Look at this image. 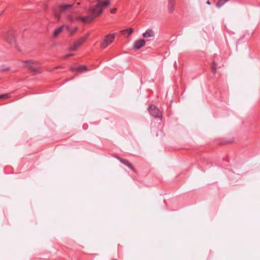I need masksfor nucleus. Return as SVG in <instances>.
Masks as SVG:
<instances>
[{"label": "nucleus", "instance_id": "nucleus-1", "mask_svg": "<svg viewBox=\"0 0 260 260\" xmlns=\"http://www.w3.org/2000/svg\"><path fill=\"white\" fill-rule=\"evenodd\" d=\"M110 2L108 0H99L95 6L89 8L88 16L80 17L79 19L83 22H90L102 13L103 7L108 6Z\"/></svg>", "mask_w": 260, "mask_h": 260}, {"label": "nucleus", "instance_id": "nucleus-2", "mask_svg": "<svg viewBox=\"0 0 260 260\" xmlns=\"http://www.w3.org/2000/svg\"><path fill=\"white\" fill-rule=\"evenodd\" d=\"M23 63L24 66L28 68L34 73H38L40 68L39 64L32 60L23 61Z\"/></svg>", "mask_w": 260, "mask_h": 260}, {"label": "nucleus", "instance_id": "nucleus-3", "mask_svg": "<svg viewBox=\"0 0 260 260\" xmlns=\"http://www.w3.org/2000/svg\"><path fill=\"white\" fill-rule=\"evenodd\" d=\"M115 39V35L109 34L101 42V46L103 48H106Z\"/></svg>", "mask_w": 260, "mask_h": 260}, {"label": "nucleus", "instance_id": "nucleus-4", "mask_svg": "<svg viewBox=\"0 0 260 260\" xmlns=\"http://www.w3.org/2000/svg\"><path fill=\"white\" fill-rule=\"evenodd\" d=\"M149 113L154 117L160 118L161 117V112L159 109L156 106L151 105L148 108Z\"/></svg>", "mask_w": 260, "mask_h": 260}, {"label": "nucleus", "instance_id": "nucleus-5", "mask_svg": "<svg viewBox=\"0 0 260 260\" xmlns=\"http://www.w3.org/2000/svg\"><path fill=\"white\" fill-rule=\"evenodd\" d=\"M86 39V37H82L79 39L78 41L72 44L70 48V50L72 51L76 50L85 41Z\"/></svg>", "mask_w": 260, "mask_h": 260}, {"label": "nucleus", "instance_id": "nucleus-6", "mask_svg": "<svg viewBox=\"0 0 260 260\" xmlns=\"http://www.w3.org/2000/svg\"><path fill=\"white\" fill-rule=\"evenodd\" d=\"M142 36L145 38H150V40H153L154 38L155 32L153 29L148 28L143 34Z\"/></svg>", "mask_w": 260, "mask_h": 260}, {"label": "nucleus", "instance_id": "nucleus-7", "mask_svg": "<svg viewBox=\"0 0 260 260\" xmlns=\"http://www.w3.org/2000/svg\"><path fill=\"white\" fill-rule=\"evenodd\" d=\"M145 45V41L143 39L137 40L134 42V48L136 49H139Z\"/></svg>", "mask_w": 260, "mask_h": 260}, {"label": "nucleus", "instance_id": "nucleus-8", "mask_svg": "<svg viewBox=\"0 0 260 260\" xmlns=\"http://www.w3.org/2000/svg\"><path fill=\"white\" fill-rule=\"evenodd\" d=\"M64 27H66V29H67V30L69 31L70 29V28L69 26L68 25H62V26H61L59 27H58L57 28H56L54 32V37H56L58 36V35L60 34L62 30H63V29Z\"/></svg>", "mask_w": 260, "mask_h": 260}, {"label": "nucleus", "instance_id": "nucleus-9", "mask_svg": "<svg viewBox=\"0 0 260 260\" xmlns=\"http://www.w3.org/2000/svg\"><path fill=\"white\" fill-rule=\"evenodd\" d=\"M72 70L73 72H77L79 73H82L87 70L86 66H81L77 67H74L72 68Z\"/></svg>", "mask_w": 260, "mask_h": 260}, {"label": "nucleus", "instance_id": "nucleus-10", "mask_svg": "<svg viewBox=\"0 0 260 260\" xmlns=\"http://www.w3.org/2000/svg\"><path fill=\"white\" fill-rule=\"evenodd\" d=\"M175 2L174 0H169L168 9L169 13H172L174 11Z\"/></svg>", "mask_w": 260, "mask_h": 260}, {"label": "nucleus", "instance_id": "nucleus-11", "mask_svg": "<svg viewBox=\"0 0 260 260\" xmlns=\"http://www.w3.org/2000/svg\"><path fill=\"white\" fill-rule=\"evenodd\" d=\"M6 39L7 41L10 44H13L15 41V37L12 34H9L7 35Z\"/></svg>", "mask_w": 260, "mask_h": 260}, {"label": "nucleus", "instance_id": "nucleus-12", "mask_svg": "<svg viewBox=\"0 0 260 260\" xmlns=\"http://www.w3.org/2000/svg\"><path fill=\"white\" fill-rule=\"evenodd\" d=\"M72 7V4H67L60 6L59 9L62 12H66L67 10L71 9Z\"/></svg>", "mask_w": 260, "mask_h": 260}, {"label": "nucleus", "instance_id": "nucleus-13", "mask_svg": "<svg viewBox=\"0 0 260 260\" xmlns=\"http://www.w3.org/2000/svg\"><path fill=\"white\" fill-rule=\"evenodd\" d=\"M118 159L120 161L121 163L127 166L129 168L131 169L132 170H134L132 165L129 162H128L127 160L123 158H121L120 157H118Z\"/></svg>", "mask_w": 260, "mask_h": 260}, {"label": "nucleus", "instance_id": "nucleus-14", "mask_svg": "<svg viewBox=\"0 0 260 260\" xmlns=\"http://www.w3.org/2000/svg\"><path fill=\"white\" fill-rule=\"evenodd\" d=\"M229 0H219L216 4V6L218 8H220L222 7L226 2H228Z\"/></svg>", "mask_w": 260, "mask_h": 260}, {"label": "nucleus", "instance_id": "nucleus-15", "mask_svg": "<svg viewBox=\"0 0 260 260\" xmlns=\"http://www.w3.org/2000/svg\"><path fill=\"white\" fill-rule=\"evenodd\" d=\"M133 31V29L132 28L126 29L122 31V33L124 34L125 32L127 33L128 36L132 34Z\"/></svg>", "mask_w": 260, "mask_h": 260}, {"label": "nucleus", "instance_id": "nucleus-16", "mask_svg": "<svg viewBox=\"0 0 260 260\" xmlns=\"http://www.w3.org/2000/svg\"><path fill=\"white\" fill-rule=\"evenodd\" d=\"M217 66L216 63L215 62V61L213 62V66L211 67L212 71L213 73L216 72V67Z\"/></svg>", "mask_w": 260, "mask_h": 260}, {"label": "nucleus", "instance_id": "nucleus-17", "mask_svg": "<svg viewBox=\"0 0 260 260\" xmlns=\"http://www.w3.org/2000/svg\"><path fill=\"white\" fill-rule=\"evenodd\" d=\"M9 97V93H6V94H3L0 95V99L8 98Z\"/></svg>", "mask_w": 260, "mask_h": 260}, {"label": "nucleus", "instance_id": "nucleus-18", "mask_svg": "<svg viewBox=\"0 0 260 260\" xmlns=\"http://www.w3.org/2000/svg\"><path fill=\"white\" fill-rule=\"evenodd\" d=\"M73 55V54H72V53L68 54L64 56V59H67L68 57H69L70 56H72Z\"/></svg>", "mask_w": 260, "mask_h": 260}, {"label": "nucleus", "instance_id": "nucleus-19", "mask_svg": "<svg viewBox=\"0 0 260 260\" xmlns=\"http://www.w3.org/2000/svg\"><path fill=\"white\" fill-rule=\"evenodd\" d=\"M116 10L117 9L116 8H113L111 10L110 12L112 14H114L116 12Z\"/></svg>", "mask_w": 260, "mask_h": 260}, {"label": "nucleus", "instance_id": "nucleus-20", "mask_svg": "<svg viewBox=\"0 0 260 260\" xmlns=\"http://www.w3.org/2000/svg\"><path fill=\"white\" fill-rule=\"evenodd\" d=\"M69 19L71 21H74L75 19L71 16H69Z\"/></svg>", "mask_w": 260, "mask_h": 260}, {"label": "nucleus", "instance_id": "nucleus-21", "mask_svg": "<svg viewBox=\"0 0 260 260\" xmlns=\"http://www.w3.org/2000/svg\"><path fill=\"white\" fill-rule=\"evenodd\" d=\"M9 70V68H7L2 69L1 71H8Z\"/></svg>", "mask_w": 260, "mask_h": 260}, {"label": "nucleus", "instance_id": "nucleus-22", "mask_svg": "<svg viewBox=\"0 0 260 260\" xmlns=\"http://www.w3.org/2000/svg\"><path fill=\"white\" fill-rule=\"evenodd\" d=\"M207 4H208V5H210V2H209V1H208L207 2Z\"/></svg>", "mask_w": 260, "mask_h": 260}]
</instances>
